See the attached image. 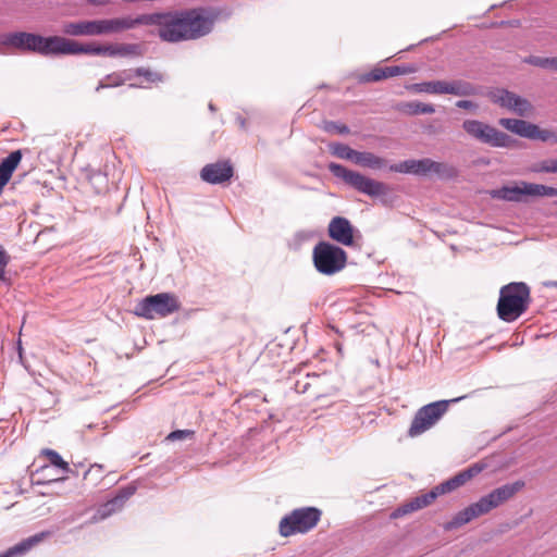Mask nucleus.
Listing matches in <instances>:
<instances>
[{
  "instance_id": "9d476101",
  "label": "nucleus",
  "mask_w": 557,
  "mask_h": 557,
  "mask_svg": "<svg viewBox=\"0 0 557 557\" xmlns=\"http://www.w3.org/2000/svg\"><path fill=\"white\" fill-rule=\"evenodd\" d=\"M321 517V511L314 507H305L293 510L280 521V534L288 537L296 533H306L313 529Z\"/></svg>"
},
{
  "instance_id": "ea45409f",
  "label": "nucleus",
  "mask_w": 557,
  "mask_h": 557,
  "mask_svg": "<svg viewBox=\"0 0 557 557\" xmlns=\"http://www.w3.org/2000/svg\"><path fill=\"white\" fill-rule=\"evenodd\" d=\"M194 435V432L190 430H177L171 432L166 440L169 441H178V440H185L187 437H191Z\"/></svg>"
},
{
  "instance_id": "5701e85b",
  "label": "nucleus",
  "mask_w": 557,
  "mask_h": 557,
  "mask_svg": "<svg viewBox=\"0 0 557 557\" xmlns=\"http://www.w3.org/2000/svg\"><path fill=\"white\" fill-rule=\"evenodd\" d=\"M498 124L504 127L505 129L520 136L523 138L530 137L531 128L533 123L528 122L522 119H509V117H502L498 121Z\"/></svg>"
},
{
  "instance_id": "aec40b11",
  "label": "nucleus",
  "mask_w": 557,
  "mask_h": 557,
  "mask_svg": "<svg viewBox=\"0 0 557 557\" xmlns=\"http://www.w3.org/2000/svg\"><path fill=\"white\" fill-rule=\"evenodd\" d=\"M22 160L21 150L12 151L7 158L0 163V195L3 191L4 186L9 183L13 172Z\"/></svg>"
},
{
  "instance_id": "c756f323",
  "label": "nucleus",
  "mask_w": 557,
  "mask_h": 557,
  "mask_svg": "<svg viewBox=\"0 0 557 557\" xmlns=\"http://www.w3.org/2000/svg\"><path fill=\"white\" fill-rule=\"evenodd\" d=\"M466 479L462 474V472L458 473L454 478L447 480L446 482L435 486L433 490L436 493L437 496L443 495L445 493L451 492L456 490L457 487L463 485L466 483Z\"/></svg>"
},
{
  "instance_id": "393cba45",
  "label": "nucleus",
  "mask_w": 557,
  "mask_h": 557,
  "mask_svg": "<svg viewBox=\"0 0 557 557\" xmlns=\"http://www.w3.org/2000/svg\"><path fill=\"white\" fill-rule=\"evenodd\" d=\"M355 163L373 170H382L387 166V160L368 151H358Z\"/></svg>"
},
{
  "instance_id": "c9c22d12",
  "label": "nucleus",
  "mask_w": 557,
  "mask_h": 557,
  "mask_svg": "<svg viewBox=\"0 0 557 557\" xmlns=\"http://www.w3.org/2000/svg\"><path fill=\"white\" fill-rule=\"evenodd\" d=\"M557 166V159L544 160L539 164L531 168L532 172L535 173H557L555 168Z\"/></svg>"
},
{
  "instance_id": "a18cd8bd",
  "label": "nucleus",
  "mask_w": 557,
  "mask_h": 557,
  "mask_svg": "<svg viewBox=\"0 0 557 557\" xmlns=\"http://www.w3.org/2000/svg\"><path fill=\"white\" fill-rule=\"evenodd\" d=\"M108 2L109 0H88V3L94 5H104Z\"/></svg>"
},
{
  "instance_id": "473e14b6",
  "label": "nucleus",
  "mask_w": 557,
  "mask_h": 557,
  "mask_svg": "<svg viewBox=\"0 0 557 557\" xmlns=\"http://www.w3.org/2000/svg\"><path fill=\"white\" fill-rule=\"evenodd\" d=\"M131 77H132L131 74H127L126 77H124V78L121 76V74H117V73L109 74L102 81H100V83L96 87V91H99L100 89H103V88L120 86L126 79H131Z\"/></svg>"
},
{
  "instance_id": "f704fd0d",
  "label": "nucleus",
  "mask_w": 557,
  "mask_h": 557,
  "mask_svg": "<svg viewBox=\"0 0 557 557\" xmlns=\"http://www.w3.org/2000/svg\"><path fill=\"white\" fill-rule=\"evenodd\" d=\"M44 455L47 456L49 462L52 465V466H55L60 469H62L63 471L65 472H69L70 471V466L66 461H64L62 459V457L55 451V450H52V449H45L44 451Z\"/></svg>"
},
{
  "instance_id": "8fccbe9b",
  "label": "nucleus",
  "mask_w": 557,
  "mask_h": 557,
  "mask_svg": "<svg viewBox=\"0 0 557 557\" xmlns=\"http://www.w3.org/2000/svg\"><path fill=\"white\" fill-rule=\"evenodd\" d=\"M209 109H210L211 111H215V108H214V106H213L212 103H210V104H209Z\"/></svg>"
},
{
  "instance_id": "1a4fd4ad",
  "label": "nucleus",
  "mask_w": 557,
  "mask_h": 557,
  "mask_svg": "<svg viewBox=\"0 0 557 557\" xmlns=\"http://www.w3.org/2000/svg\"><path fill=\"white\" fill-rule=\"evenodd\" d=\"M180 310L177 297L170 293H160L148 296L137 302L134 313L138 317L152 320L164 318Z\"/></svg>"
},
{
  "instance_id": "4be33fe9",
  "label": "nucleus",
  "mask_w": 557,
  "mask_h": 557,
  "mask_svg": "<svg viewBox=\"0 0 557 557\" xmlns=\"http://www.w3.org/2000/svg\"><path fill=\"white\" fill-rule=\"evenodd\" d=\"M327 380V376L320 375L317 373H308L305 379L298 380L295 384V389L297 393L305 394L310 387L314 388V395L320 397L322 395V387L324 382Z\"/></svg>"
},
{
  "instance_id": "c85d7f7f",
  "label": "nucleus",
  "mask_w": 557,
  "mask_h": 557,
  "mask_svg": "<svg viewBox=\"0 0 557 557\" xmlns=\"http://www.w3.org/2000/svg\"><path fill=\"white\" fill-rule=\"evenodd\" d=\"M141 49L137 44H111V57L140 55Z\"/></svg>"
},
{
  "instance_id": "dca6fc26",
  "label": "nucleus",
  "mask_w": 557,
  "mask_h": 557,
  "mask_svg": "<svg viewBox=\"0 0 557 557\" xmlns=\"http://www.w3.org/2000/svg\"><path fill=\"white\" fill-rule=\"evenodd\" d=\"M329 236L344 246H352L355 228L346 218L335 216L329 224Z\"/></svg>"
},
{
  "instance_id": "79ce46f5",
  "label": "nucleus",
  "mask_w": 557,
  "mask_h": 557,
  "mask_svg": "<svg viewBox=\"0 0 557 557\" xmlns=\"http://www.w3.org/2000/svg\"><path fill=\"white\" fill-rule=\"evenodd\" d=\"M482 469H483L482 466L473 465L470 468H468L467 470L462 471V474H463L466 481H469L470 479H472L473 476L479 474L482 471Z\"/></svg>"
},
{
  "instance_id": "2f4dec72",
  "label": "nucleus",
  "mask_w": 557,
  "mask_h": 557,
  "mask_svg": "<svg viewBox=\"0 0 557 557\" xmlns=\"http://www.w3.org/2000/svg\"><path fill=\"white\" fill-rule=\"evenodd\" d=\"M529 139L557 144V133L549 129H542L536 124H533Z\"/></svg>"
},
{
  "instance_id": "f03ea898",
  "label": "nucleus",
  "mask_w": 557,
  "mask_h": 557,
  "mask_svg": "<svg viewBox=\"0 0 557 557\" xmlns=\"http://www.w3.org/2000/svg\"><path fill=\"white\" fill-rule=\"evenodd\" d=\"M523 487L524 482L519 480L493 490L488 494L482 496L478 502L472 503L465 509L458 511L450 521L444 524V530L451 531L458 529L473 519L488 513L491 510L511 499Z\"/></svg>"
},
{
  "instance_id": "58836bf2",
  "label": "nucleus",
  "mask_w": 557,
  "mask_h": 557,
  "mask_svg": "<svg viewBox=\"0 0 557 557\" xmlns=\"http://www.w3.org/2000/svg\"><path fill=\"white\" fill-rule=\"evenodd\" d=\"M324 129L329 133H337L343 135L349 133L348 126L345 124H337L336 122H325Z\"/></svg>"
},
{
  "instance_id": "39448f33",
  "label": "nucleus",
  "mask_w": 557,
  "mask_h": 557,
  "mask_svg": "<svg viewBox=\"0 0 557 557\" xmlns=\"http://www.w3.org/2000/svg\"><path fill=\"white\" fill-rule=\"evenodd\" d=\"M530 305V288L525 283L513 282L500 288L497 314L505 322H513Z\"/></svg>"
},
{
  "instance_id": "a19ab883",
  "label": "nucleus",
  "mask_w": 557,
  "mask_h": 557,
  "mask_svg": "<svg viewBox=\"0 0 557 557\" xmlns=\"http://www.w3.org/2000/svg\"><path fill=\"white\" fill-rule=\"evenodd\" d=\"M11 258L10 255L7 252L4 247L0 244V277H3L4 270L7 265L9 264Z\"/></svg>"
},
{
  "instance_id": "09e8293b",
  "label": "nucleus",
  "mask_w": 557,
  "mask_h": 557,
  "mask_svg": "<svg viewBox=\"0 0 557 557\" xmlns=\"http://www.w3.org/2000/svg\"><path fill=\"white\" fill-rule=\"evenodd\" d=\"M92 469L101 470L102 467L100 465H94V466H91L90 470H92Z\"/></svg>"
},
{
  "instance_id": "72a5a7b5",
  "label": "nucleus",
  "mask_w": 557,
  "mask_h": 557,
  "mask_svg": "<svg viewBox=\"0 0 557 557\" xmlns=\"http://www.w3.org/2000/svg\"><path fill=\"white\" fill-rule=\"evenodd\" d=\"M332 152L341 159L350 160L352 162H355L358 153L357 150H354L349 146L344 144H336L332 146Z\"/></svg>"
},
{
  "instance_id": "a878e982",
  "label": "nucleus",
  "mask_w": 557,
  "mask_h": 557,
  "mask_svg": "<svg viewBox=\"0 0 557 557\" xmlns=\"http://www.w3.org/2000/svg\"><path fill=\"white\" fill-rule=\"evenodd\" d=\"M397 110L408 115L432 114L435 112L433 104L420 101L401 102L397 106Z\"/></svg>"
},
{
  "instance_id": "412c9836",
  "label": "nucleus",
  "mask_w": 557,
  "mask_h": 557,
  "mask_svg": "<svg viewBox=\"0 0 557 557\" xmlns=\"http://www.w3.org/2000/svg\"><path fill=\"white\" fill-rule=\"evenodd\" d=\"M479 88L463 79L445 81L444 95L469 97L479 95Z\"/></svg>"
},
{
  "instance_id": "a211bd4d",
  "label": "nucleus",
  "mask_w": 557,
  "mask_h": 557,
  "mask_svg": "<svg viewBox=\"0 0 557 557\" xmlns=\"http://www.w3.org/2000/svg\"><path fill=\"white\" fill-rule=\"evenodd\" d=\"M51 535L50 531H42L40 533L34 534L20 543L15 544L14 546L10 547L4 553L0 554V557H17L26 554L29 552L33 547L41 543L44 540L49 537Z\"/></svg>"
},
{
  "instance_id": "423d86ee",
  "label": "nucleus",
  "mask_w": 557,
  "mask_h": 557,
  "mask_svg": "<svg viewBox=\"0 0 557 557\" xmlns=\"http://www.w3.org/2000/svg\"><path fill=\"white\" fill-rule=\"evenodd\" d=\"M461 126L471 139L492 148H512L517 143L507 133L480 120L467 119Z\"/></svg>"
},
{
  "instance_id": "4c0bfd02",
  "label": "nucleus",
  "mask_w": 557,
  "mask_h": 557,
  "mask_svg": "<svg viewBox=\"0 0 557 557\" xmlns=\"http://www.w3.org/2000/svg\"><path fill=\"white\" fill-rule=\"evenodd\" d=\"M524 62L541 67V69H548L552 70L553 67V58H543V57H535L531 55L524 60Z\"/></svg>"
},
{
  "instance_id": "b1692460",
  "label": "nucleus",
  "mask_w": 557,
  "mask_h": 557,
  "mask_svg": "<svg viewBox=\"0 0 557 557\" xmlns=\"http://www.w3.org/2000/svg\"><path fill=\"white\" fill-rule=\"evenodd\" d=\"M488 194L493 199L520 202V182L515 185H506L497 189H492Z\"/></svg>"
},
{
  "instance_id": "e433bc0d",
  "label": "nucleus",
  "mask_w": 557,
  "mask_h": 557,
  "mask_svg": "<svg viewBox=\"0 0 557 557\" xmlns=\"http://www.w3.org/2000/svg\"><path fill=\"white\" fill-rule=\"evenodd\" d=\"M135 75L141 76L146 79L148 83H157L162 82L163 77L160 73L153 72L149 69L145 67H138L134 71Z\"/></svg>"
},
{
  "instance_id": "4468645a",
  "label": "nucleus",
  "mask_w": 557,
  "mask_h": 557,
  "mask_svg": "<svg viewBox=\"0 0 557 557\" xmlns=\"http://www.w3.org/2000/svg\"><path fill=\"white\" fill-rule=\"evenodd\" d=\"M234 170L228 161L210 163L201 169L200 177L209 184H223L232 178Z\"/></svg>"
},
{
  "instance_id": "37998d69",
  "label": "nucleus",
  "mask_w": 557,
  "mask_h": 557,
  "mask_svg": "<svg viewBox=\"0 0 557 557\" xmlns=\"http://www.w3.org/2000/svg\"><path fill=\"white\" fill-rule=\"evenodd\" d=\"M395 69L394 73H396V76L411 74L417 71L414 65H395Z\"/></svg>"
},
{
  "instance_id": "3c124183",
  "label": "nucleus",
  "mask_w": 557,
  "mask_h": 557,
  "mask_svg": "<svg viewBox=\"0 0 557 557\" xmlns=\"http://www.w3.org/2000/svg\"><path fill=\"white\" fill-rule=\"evenodd\" d=\"M337 350H338V352H342V347H341V346H338V347H337Z\"/></svg>"
},
{
  "instance_id": "7c9ffc66",
  "label": "nucleus",
  "mask_w": 557,
  "mask_h": 557,
  "mask_svg": "<svg viewBox=\"0 0 557 557\" xmlns=\"http://www.w3.org/2000/svg\"><path fill=\"white\" fill-rule=\"evenodd\" d=\"M395 66H387V67H377L372 70L370 73L363 75L362 81L363 82H379L388 77L396 76Z\"/></svg>"
},
{
  "instance_id": "20e7f679",
  "label": "nucleus",
  "mask_w": 557,
  "mask_h": 557,
  "mask_svg": "<svg viewBox=\"0 0 557 557\" xmlns=\"http://www.w3.org/2000/svg\"><path fill=\"white\" fill-rule=\"evenodd\" d=\"M0 46L42 57L62 55L63 37H45L35 33L12 32L0 35Z\"/></svg>"
},
{
  "instance_id": "f257e3e1",
  "label": "nucleus",
  "mask_w": 557,
  "mask_h": 557,
  "mask_svg": "<svg viewBox=\"0 0 557 557\" xmlns=\"http://www.w3.org/2000/svg\"><path fill=\"white\" fill-rule=\"evenodd\" d=\"M152 18L143 25H158L159 37L169 42L194 40L209 34L213 27L214 18L203 8L186 10L162 15L143 14Z\"/></svg>"
},
{
  "instance_id": "ddd939ff",
  "label": "nucleus",
  "mask_w": 557,
  "mask_h": 557,
  "mask_svg": "<svg viewBox=\"0 0 557 557\" xmlns=\"http://www.w3.org/2000/svg\"><path fill=\"white\" fill-rule=\"evenodd\" d=\"M490 98L494 103L519 116L529 117L533 114L534 108L528 99L507 89H496L490 94Z\"/></svg>"
},
{
  "instance_id": "f8f14e48",
  "label": "nucleus",
  "mask_w": 557,
  "mask_h": 557,
  "mask_svg": "<svg viewBox=\"0 0 557 557\" xmlns=\"http://www.w3.org/2000/svg\"><path fill=\"white\" fill-rule=\"evenodd\" d=\"M389 171L397 173H409L414 175L436 174L440 177H450L455 175V169L446 163L436 162L432 159L424 158L420 160H405L397 164H393Z\"/></svg>"
},
{
  "instance_id": "de8ad7c7",
  "label": "nucleus",
  "mask_w": 557,
  "mask_h": 557,
  "mask_svg": "<svg viewBox=\"0 0 557 557\" xmlns=\"http://www.w3.org/2000/svg\"><path fill=\"white\" fill-rule=\"evenodd\" d=\"M546 286L557 287V281H552L545 284Z\"/></svg>"
},
{
  "instance_id": "2eb2a0df",
  "label": "nucleus",
  "mask_w": 557,
  "mask_h": 557,
  "mask_svg": "<svg viewBox=\"0 0 557 557\" xmlns=\"http://www.w3.org/2000/svg\"><path fill=\"white\" fill-rule=\"evenodd\" d=\"M92 54L111 57V45L81 44L63 37L62 55Z\"/></svg>"
},
{
  "instance_id": "cd10ccee",
  "label": "nucleus",
  "mask_w": 557,
  "mask_h": 557,
  "mask_svg": "<svg viewBox=\"0 0 557 557\" xmlns=\"http://www.w3.org/2000/svg\"><path fill=\"white\" fill-rule=\"evenodd\" d=\"M445 81H431L417 83L409 87L410 90L421 94L444 95Z\"/></svg>"
},
{
  "instance_id": "6e6552de",
  "label": "nucleus",
  "mask_w": 557,
  "mask_h": 557,
  "mask_svg": "<svg viewBox=\"0 0 557 557\" xmlns=\"http://www.w3.org/2000/svg\"><path fill=\"white\" fill-rule=\"evenodd\" d=\"M465 396L449 400H437L422 406L416 412L408 430L410 437H417L432 429L448 411L449 404L463 399Z\"/></svg>"
},
{
  "instance_id": "0eeeda50",
  "label": "nucleus",
  "mask_w": 557,
  "mask_h": 557,
  "mask_svg": "<svg viewBox=\"0 0 557 557\" xmlns=\"http://www.w3.org/2000/svg\"><path fill=\"white\" fill-rule=\"evenodd\" d=\"M312 260L319 273L330 276L341 272L346 267L347 253L338 246L320 242L313 248Z\"/></svg>"
},
{
  "instance_id": "bb28decb",
  "label": "nucleus",
  "mask_w": 557,
  "mask_h": 557,
  "mask_svg": "<svg viewBox=\"0 0 557 557\" xmlns=\"http://www.w3.org/2000/svg\"><path fill=\"white\" fill-rule=\"evenodd\" d=\"M133 494V491H125L112 498L108 503H106L101 509L99 510V515L101 518H107L114 511L121 509L125 503V500Z\"/></svg>"
},
{
  "instance_id": "f3484780",
  "label": "nucleus",
  "mask_w": 557,
  "mask_h": 557,
  "mask_svg": "<svg viewBox=\"0 0 557 557\" xmlns=\"http://www.w3.org/2000/svg\"><path fill=\"white\" fill-rule=\"evenodd\" d=\"M536 197H557V188L520 181V202H527L528 198Z\"/></svg>"
},
{
  "instance_id": "7ed1b4c3",
  "label": "nucleus",
  "mask_w": 557,
  "mask_h": 557,
  "mask_svg": "<svg viewBox=\"0 0 557 557\" xmlns=\"http://www.w3.org/2000/svg\"><path fill=\"white\" fill-rule=\"evenodd\" d=\"M150 22H152V18L149 16L81 20L63 23L62 32L73 37L108 36L133 29L140 24Z\"/></svg>"
},
{
  "instance_id": "c03bdc74",
  "label": "nucleus",
  "mask_w": 557,
  "mask_h": 557,
  "mask_svg": "<svg viewBox=\"0 0 557 557\" xmlns=\"http://www.w3.org/2000/svg\"><path fill=\"white\" fill-rule=\"evenodd\" d=\"M456 107L465 110L476 111L478 104L470 100H459L456 102Z\"/></svg>"
},
{
  "instance_id": "49530a36",
  "label": "nucleus",
  "mask_w": 557,
  "mask_h": 557,
  "mask_svg": "<svg viewBox=\"0 0 557 557\" xmlns=\"http://www.w3.org/2000/svg\"><path fill=\"white\" fill-rule=\"evenodd\" d=\"M552 71L557 73V57H553V67Z\"/></svg>"
},
{
  "instance_id": "6ab92c4d",
  "label": "nucleus",
  "mask_w": 557,
  "mask_h": 557,
  "mask_svg": "<svg viewBox=\"0 0 557 557\" xmlns=\"http://www.w3.org/2000/svg\"><path fill=\"white\" fill-rule=\"evenodd\" d=\"M436 497H437L436 493L434 492V490H432L429 493L423 494L421 496H417L413 499H411L410 502L398 507L397 509H395L393 511L391 517L399 518V517L406 516L408 513H411L413 511H417L419 509H422V508L429 506L430 504H432Z\"/></svg>"
},
{
  "instance_id": "9b49d317",
  "label": "nucleus",
  "mask_w": 557,
  "mask_h": 557,
  "mask_svg": "<svg viewBox=\"0 0 557 557\" xmlns=\"http://www.w3.org/2000/svg\"><path fill=\"white\" fill-rule=\"evenodd\" d=\"M329 170L346 184L368 196L376 197L386 193L385 184L351 171L337 163H330Z\"/></svg>"
}]
</instances>
